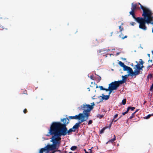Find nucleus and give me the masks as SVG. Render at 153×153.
Instances as JSON below:
<instances>
[{"label":"nucleus","mask_w":153,"mask_h":153,"mask_svg":"<svg viewBox=\"0 0 153 153\" xmlns=\"http://www.w3.org/2000/svg\"><path fill=\"white\" fill-rule=\"evenodd\" d=\"M91 105L88 104L81 105L80 109L83 110V113H79L78 115L75 116H69L68 118L70 119H78L80 120L82 119L86 120H87L90 115V112L93 109V106L95 105L94 102L91 103Z\"/></svg>","instance_id":"1"},{"label":"nucleus","mask_w":153,"mask_h":153,"mask_svg":"<svg viewBox=\"0 0 153 153\" xmlns=\"http://www.w3.org/2000/svg\"><path fill=\"white\" fill-rule=\"evenodd\" d=\"M48 134L52 135V137L51 141L52 142L53 144L47 145V150L54 151L53 150L58 149L61 143V138H60L55 133L49 130Z\"/></svg>","instance_id":"2"},{"label":"nucleus","mask_w":153,"mask_h":153,"mask_svg":"<svg viewBox=\"0 0 153 153\" xmlns=\"http://www.w3.org/2000/svg\"><path fill=\"white\" fill-rule=\"evenodd\" d=\"M61 121L63 122V123L59 122H53L49 130L56 133L58 131L63 129L65 127H66V126L69 123L68 118L67 117L62 119Z\"/></svg>","instance_id":"3"},{"label":"nucleus","mask_w":153,"mask_h":153,"mask_svg":"<svg viewBox=\"0 0 153 153\" xmlns=\"http://www.w3.org/2000/svg\"><path fill=\"white\" fill-rule=\"evenodd\" d=\"M153 13L149 9H147L146 11L143 12L142 14V16H144L145 21L147 24L151 23L152 21L153 16H152Z\"/></svg>","instance_id":"4"},{"label":"nucleus","mask_w":153,"mask_h":153,"mask_svg":"<svg viewBox=\"0 0 153 153\" xmlns=\"http://www.w3.org/2000/svg\"><path fill=\"white\" fill-rule=\"evenodd\" d=\"M137 64L135 65V67L133 68L134 69V71H133L132 69L131 68L130 75L132 77L134 76V78L136 77V76L140 74H142V72H140V71L143 70V68L140 67V64L138 63L137 61L136 62Z\"/></svg>","instance_id":"5"},{"label":"nucleus","mask_w":153,"mask_h":153,"mask_svg":"<svg viewBox=\"0 0 153 153\" xmlns=\"http://www.w3.org/2000/svg\"><path fill=\"white\" fill-rule=\"evenodd\" d=\"M63 128V129L58 131L55 133L60 138H61V137L62 136H65L67 134L69 135L71 132H75V130H73L72 128H70L68 130L67 128L66 127H65Z\"/></svg>","instance_id":"6"},{"label":"nucleus","mask_w":153,"mask_h":153,"mask_svg":"<svg viewBox=\"0 0 153 153\" xmlns=\"http://www.w3.org/2000/svg\"><path fill=\"white\" fill-rule=\"evenodd\" d=\"M144 19L143 18L139 20L137 19V22L139 24V28L144 30H146L147 29V27L145 25V24L146 23L144 21Z\"/></svg>","instance_id":"7"},{"label":"nucleus","mask_w":153,"mask_h":153,"mask_svg":"<svg viewBox=\"0 0 153 153\" xmlns=\"http://www.w3.org/2000/svg\"><path fill=\"white\" fill-rule=\"evenodd\" d=\"M120 85L118 81H114V82L111 83L109 85V86L110 89V91L112 92L114 90H117Z\"/></svg>","instance_id":"8"},{"label":"nucleus","mask_w":153,"mask_h":153,"mask_svg":"<svg viewBox=\"0 0 153 153\" xmlns=\"http://www.w3.org/2000/svg\"><path fill=\"white\" fill-rule=\"evenodd\" d=\"M119 64L121 67H123L124 71H127L130 75L131 69V68L126 65L121 61L119 62Z\"/></svg>","instance_id":"9"},{"label":"nucleus","mask_w":153,"mask_h":153,"mask_svg":"<svg viewBox=\"0 0 153 153\" xmlns=\"http://www.w3.org/2000/svg\"><path fill=\"white\" fill-rule=\"evenodd\" d=\"M85 121H86V120H84V119H81L80 121L75 124V125H74L72 128L73 130H75V132L76 131V130L78 129L79 128L80 126V124L81 123L84 122Z\"/></svg>","instance_id":"10"},{"label":"nucleus","mask_w":153,"mask_h":153,"mask_svg":"<svg viewBox=\"0 0 153 153\" xmlns=\"http://www.w3.org/2000/svg\"><path fill=\"white\" fill-rule=\"evenodd\" d=\"M131 11L129 12H131L132 13H134L136 10L139 9V7H137V3L134 4L133 3L131 4Z\"/></svg>","instance_id":"11"},{"label":"nucleus","mask_w":153,"mask_h":153,"mask_svg":"<svg viewBox=\"0 0 153 153\" xmlns=\"http://www.w3.org/2000/svg\"><path fill=\"white\" fill-rule=\"evenodd\" d=\"M122 80H118V81L119 82V83L120 85H122L123 83H125L127 80V77L123 76H122Z\"/></svg>","instance_id":"12"},{"label":"nucleus","mask_w":153,"mask_h":153,"mask_svg":"<svg viewBox=\"0 0 153 153\" xmlns=\"http://www.w3.org/2000/svg\"><path fill=\"white\" fill-rule=\"evenodd\" d=\"M102 96H100V97H102V99L105 100H108L109 98L110 97V95L109 94L107 95H105L103 94H102Z\"/></svg>","instance_id":"13"},{"label":"nucleus","mask_w":153,"mask_h":153,"mask_svg":"<svg viewBox=\"0 0 153 153\" xmlns=\"http://www.w3.org/2000/svg\"><path fill=\"white\" fill-rule=\"evenodd\" d=\"M138 4L140 5V8L141 9L143 10V12H145L146 11V10H147V9H149V8H148L146 7H143L140 3L139 2L138 3Z\"/></svg>","instance_id":"14"},{"label":"nucleus","mask_w":153,"mask_h":153,"mask_svg":"<svg viewBox=\"0 0 153 153\" xmlns=\"http://www.w3.org/2000/svg\"><path fill=\"white\" fill-rule=\"evenodd\" d=\"M129 13L130 15H131L133 18L137 22V19H140L141 17H137L136 18L135 16V13H131V12H129Z\"/></svg>","instance_id":"15"},{"label":"nucleus","mask_w":153,"mask_h":153,"mask_svg":"<svg viewBox=\"0 0 153 153\" xmlns=\"http://www.w3.org/2000/svg\"><path fill=\"white\" fill-rule=\"evenodd\" d=\"M116 140V137L115 135H114V137L112 139L109 140L108 142L106 143L107 144L108 143H112L113 142V141Z\"/></svg>","instance_id":"16"},{"label":"nucleus","mask_w":153,"mask_h":153,"mask_svg":"<svg viewBox=\"0 0 153 153\" xmlns=\"http://www.w3.org/2000/svg\"><path fill=\"white\" fill-rule=\"evenodd\" d=\"M46 149H45L42 148L41 149L39 152V153H46Z\"/></svg>","instance_id":"17"},{"label":"nucleus","mask_w":153,"mask_h":153,"mask_svg":"<svg viewBox=\"0 0 153 153\" xmlns=\"http://www.w3.org/2000/svg\"><path fill=\"white\" fill-rule=\"evenodd\" d=\"M135 109V108L134 107L129 106L127 108V110L128 111L130 109H131V111H133Z\"/></svg>","instance_id":"18"},{"label":"nucleus","mask_w":153,"mask_h":153,"mask_svg":"<svg viewBox=\"0 0 153 153\" xmlns=\"http://www.w3.org/2000/svg\"><path fill=\"white\" fill-rule=\"evenodd\" d=\"M107 128V127H105L103 128L100 131V134H102L104 132L105 130Z\"/></svg>","instance_id":"19"},{"label":"nucleus","mask_w":153,"mask_h":153,"mask_svg":"<svg viewBox=\"0 0 153 153\" xmlns=\"http://www.w3.org/2000/svg\"><path fill=\"white\" fill-rule=\"evenodd\" d=\"M77 148V146H72L71 147L70 149H71V150L72 151H74Z\"/></svg>","instance_id":"20"},{"label":"nucleus","mask_w":153,"mask_h":153,"mask_svg":"<svg viewBox=\"0 0 153 153\" xmlns=\"http://www.w3.org/2000/svg\"><path fill=\"white\" fill-rule=\"evenodd\" d=\"M123 35L121 33L119 36V37H120V38H121L122 39H124L125 38H126L127 37V36H125L124 37H123Z\"/></svg>","instance_id":"21"},{"label":"nucleus","mask_w":153,"mask_h":153,"mask_svg":"<svg viewBox=\"0 0 153 153\" xmlns=\"http://www.w3.org/2000/svg\"><path fill=\"white\" fill-rule=\"evenodd\" d=\"M104 90L105 91H109V95H110L111 94V93L112 92V91H110V88L109 86H108V89L104 88Z\"/></svg>","instance_id":"22"},{"label":"nucleus","mask_w":153,"mask_h":153,"mask_svg":"<svg viewBox=\"0 0 153 153\" xmlns=\"http://www.w3.org/2000/svg\"><path fill=\"white\" fill-rule=\"evenodd\" d=\"M104 116V115H100V114H98L97 115V118H99L100 119H101Z\"/></svg>","instance_id":"23"},{"label":"nucleus","mask_w":153,"mask_h":153,"mask_svg":"<svg viewBox=\"0 0 153 153\" xmlns=\"http://www.w3.org/2000/svg\"><path fill=\"white\" fill-rule=\"evenodd\" d=\"M126 99H124L122 101V104L123 105H125L126 104Z\"/></svg>","instance_id":"24"},{"label":"nucleus","mask_w":153,"mask_h":153,"mask_svg":"<svg viewBox=\"0 0 153 153\" xmlns=\"http://www.w3.org/2000/svg\"><path fill=\"white\" fill-rule=\"evenodd\" d=\"M152 77V74H149L147 76V79H151Z\"/></svg>","instance_id":"25"},{"label":"nucleus","mask_w":153,"mask_h":153,"mask_svg":"<svg viewBox=\"0 0 153 153\" xmlns=\"http://www.w3.org/2000/svg\"><path fill=\"white\" fill-rule=\"evenodd\" d=\"M151 117V114L148 115L144 117V119H148Z\"/></svg>","instance_id":"26"},{"label":"nucleus","mask_w":153,"mask_h":153,"mask_svg":"<svg viewBox=\"0 0 153 153\" xmlns=\"http://www.w3.org/2000/svg\"><path fill=\"white\" fill-rule=\"evenodd\" d=\"M135 114V113H133L131 114V115L129 118V119H131L133 118Z\"/></svg>","instance_id":"27"},{"label":"nucleus","mask_w":153,"mask_h":153,"mask_svg":"<svg viewBox=\"0 0 153 153\" xmlns=\"http://www.w3.org/2000/svg\"><path fill=\"white\" fill-rule=\"evenodd\" d=\"M119 29H120V32H121V31L123 30V27H122L121 26H119Z\"/></svg>","instance_id":"28"},{"label":"nucleus","mask_w":153,"mask_h":153,"mask_svg":"<svg viewBox=\"0 0 153 153\" xmlns=\"http://www.w3.org/2000/svg\"><path fill=\"white\" fill-rule=\"evenodd\" d=\"M135 24H136V23L135 22H130V25H131L134 26Z\"/></svg>","instance_id":"29"},{"label":"nucleus","mask_w":153,"mask_h":153,"mask_svg":"<svg viewBox=\"0 0 153 153\" xmlns=\"http://www.w3.org/2000/svg\"><path fill=\"white\" fill-rule=\"evenodd\" d=\"M140 63L141 64V65H142L144 63V62H143L142 59H140Z\"/></svg>","instance_id":"30"},{"label":"nucleus","mask_w":153,"mask_h":153,"mask_svg":"<svg viewBox=\"0 0 153 153\" xmlns=\"http://www.w3.org/2000/svg\"><path fill=\"white\" fill-rule=\"evenodd\" d=\"M106 50H105L104 49H102L101 50H99V53H100L102 52H104V51H106Z\"/></svg>","instance_id":"31"},{"label":"nucleus","mask_w":153,"mask_h":153,"mask_svg":"<svg viewBox=\"0 0 153 153\" xmlns=\"http://www.w3.org/2000/svg\"><path fill=\"white\" fill-rule=\"evenodd\" d=\"M128 111L127 110L126 111L124 112H123L122 113V115H125L126 114H127L128 112Z\"/></svg>","instance_id":"32"},{"label":"nucleus","mask_w":153,"mask_h":153,"mask_svg":"<svg viewBox=\"0 0 153 153\" xmlns=\"http://www.w3.org/2000/svg\"><path fill=\"white\" fill-rule=\"evenodd\" d=\"M93 122V121L92 120H90L88 123V125H89L91 124Z\"/></svg>","instance_id":"33"},{"label":"nucleus","mask_w":153,"mask_h":153,"mask_svg":"<svg viewBox=\"0 0 153 153\" xmlns=\"http://www.w3.org/2000/svg\"><path fill=\"white\" fill-rule=\"evenodd\" d=\"M100 89L102 90H104V89L105 88H104L103 86H100Z\"/></svg>","instance_id":"34"},{"label":"nucleus","mask_w":153,"mask_h":153,"mask_svg":"<svg viewBox=\"0 0 153 153\" xmlns=\"http://www.w3.org/2000/svg\"><path fill=\"white\" fill-rule=\"evenodd\" d=\"M27 110L26 109H25L24 110H23V112L25 113V114H26V113H27Z\"/></svg>","instance_id":"35"},{"label":"nucleus","mask_w":153,"mask_h":153,"mask_svg":"<svg viewBox=\"0 0 153 153\" xmlns=\"http://www.w3.org/2000/svg\"><path fill=\"white\" fill-rule=\"evenodd\" d=\"M118 116V114H115L114 116V119H115L116 118H117V116Z\"/></svg>","instance_id":"36"},{"label":"nucleus","mask_w":153,"mask_h":153,"mask_svg":"<svg viewBox=\"0 0 153 153\" xmlns=\"http://www.w3.org/2000/svg\"><path fill=\"white\" fill-rule=\"evenodd\" d=\"M152 67V65H149V66L147 67V69H149L151 67Z\"/></svg>","instance_id":"37"},{"label":"nucleus","mask_w":153,"mask_h":153,"mask_svg":"<svg viewBox=\"0 0 153 153\" xmlns=\"http://www.w3.org/2000/svg\"><path fill=\"white\" fill-rule=\"evenodd\" d=\"M90 78L92 80H94L93 76L92 75L90 76Z\"/></svg>","instance_id":"38"},{"label":"nucleus","mask_w":153,"mask_h":153,"mask_svg":"<svg viewBox=\"0 0 153 153\" xmlns=\"http://www.w3.org/2000/svg\"><path fill=\"white\" fill-rule=\"evenodd\" d=\"M112 123H110L109 124V128H110L111 126V125H112Z\"/></svg>","instance_id":"39"},{"label":"nucleus","mask_w":153,"mask_h":153,"mask_svg":"<svg viewBox=\"0 0 153 153\" xmlns=\"http://www.w3.org/2000/svg\"><path fill=\"white\" fill-rule=\"evenodd\" d=\"M84 152H85V153H89V152H87V151H86V149H84Z\"/></svg>","instance_id":"40"},{"label":"nucleus","mask_w":153,"mask_h":153,"mask_svg":"<svg viewBox=\"0 0 153 153\" xmlns=\"http://www.w3.org/2000/svg\"><path fill=\"white\" fill-rule=\"evenodd\" d=\"M130 76L129 74V73H128V75H125L124 76H125L126 77H127H127H128V76Z\"/></svg>","instance_id":"41"},{"label":"nucleus","mask_w":153,"mask_h":153,"mask_svg":"<svg viewBox=\"0 0 153 153\" xmlns=\"http://www.w3.org/2000/svg\"><path fill=\"white\" fill-rule=\"evenodd\" d=\"M56 151L55 150L51 152H50V153H54Z\"/></svg>","instance_id":"42"},{"label":"nucleus","mask_w":153,"mask_h":153,"mask_svg":"<svg viewBox=\"0 0 153 153\" xmlns=\"http://www.w3.org/2000/svg\"><path fill=\"white\" fill-rule=\"evenodd\" d=\"M152 62V60H148V62Z\"/></svg>","instance_id":"43"},{"label":"nucleus","mask_w":153,"mask_h":153,"mask_svg":"<svg viewBox=\"0 0 153 153\" xmlns=\"http://www.w3.org/2000/svg\"><path fill=\"white\" fill-rule=\"evenodd\" d=\"M140 67L141 68H143L144 67V66H143V65H142V66H140Z\"/></svg>","instance_id":"44"},{"label":"nucleus","mask_w":153,"mask_h":153,"mask_svg":"<svg viewBox=\"0 0 153 153\" xmlns=\"http://www.w3.org/2000/svg\"><path fill=\"white\" fill-rule=\"evenodd\" d=\"M101 77L100 76V77L99 78V81H100L101 80Z\"/></svg>","instance_id":"45"},{"label":"nucleus","mask_w":153,"mask_h":153,"mask_svg":"<svg viewBox=\"0 0 153 153\" xmlns=\"http://www.w3.org/2000/svg\"><path fill=\"white\" fill-rule=\"evenodd\" d=\"M139 110V109H137L135 111L134 113H135V114Z\"/></svg>","instance_id":"46"},{"label":"nucleus","mask_w":153,"mask_h":153,"mask_svg":"<svg viewBox=\"0 0 153 153\" xmlns=\"http://www.w3.org/2000/svg\"><path fill=\"white\" fill-rule=\"evenodd\" d=\"M119 53H119V52L117 53H116V55L117 56L118 55H119Z\"/></svg>","instance_id":"47"},{"label":"nucleus","mask_w":153,"mask_h":153,"mask_svg":"<svg viewBox=\"0 0 153 153\" xmlns=\"http://www.w3.org/2000/svg\"><path fill=\"white\" fill-rule=\"evenodd\" d=\"M55 151H56V152H60V150H57Z\"/></svg>","instance_id":"48"},{"label":"nucleus","mask_w":153,"mask_h":153,"mask_svg":"<svg viewBox=\"0 0 153 153\" xmlns=\"http://www.w3.org/2000/svg\"><path fill=\"white\" fill-rule=\"evenodd\" d=\"M114 121V119H113L112 121H111V123H112Z\"/></svg>","instance_id":"49"},{"label":"nucleus","mask_w":153,"mask_h":153,"mask_svg":"<svg viewBox=\"0 0 153 153\" xmlns=\"http://www.w3.org/2000/svg\"><path fill=\"white\" fill-rule=\"evenodd\" d=\"M113 32H112L111 33V36H112V35L113 34Z\"/></svg>","instance_id":"50"},{"label":"nucleus","mask_w":153,"mask_h":153,"mask_svg":"<svg viewBox=\"0 0 153 153\" xmlns=\"http://www.w3.org/2000/svg\"><path fill=\"white\" fill-rule=\"evenodd\" d=\"M147 55L148 56H149V57H150V54H147Z\"/></svg>","instance_id":"51"},{"label":"nucleus","mask_w":153,"mask_h":153,"mask_svg":"<svg viewBox=\"0 0 153 153\" xmlns=\"http://www.w3.org/2000/svg\"><path fill=\"white\" fill-rule=\"evenodd\" d=\"M118 119H117V120H114V122H116L117 120H118Z\"/></svg>","instance_id":"52"},{"label":"nucleus","mask_w":153,"mask_h":153,"mask_svg":"<svg viewBox=\"0 0 153 153\" xmlns=\"http://www.w3.org/2000/svg\"><path fill=\"white\" fill-rule=\"evenodd\" d=\"M151 116H153V113L152 114H151Z\"/></svg>","instance_id":"53"},{"label":"nucleus","mask_w":153,"mask_h":153,"mask_svg":"<svg viewBox=\"0 0 153 153\" xmlns=\"http://www.w3.org/2000/svg\"><path fill=\"white\" fill-rule=\"evenodd\" d=\"M152 33H153V28H152Z\"/></svg>","instance_id":"54"},{"label":"nucleus","mask_w":153,"mask_h":153,"mask_svg":"<svg viewBox=\"0 0 153 153\" xmlns=\"http://www.w3.org/2000/svg\"><path fill=\"white\" fill-rule=\"evenodd\" d=\"M69 153H72V152H70Z\"/></svg>","instance_id":"55"},{"label":"nucleus","mask_w":153,"mask_h":153,"mask_svg":"<svg viewBox=\"0 0 153 153\" xmlns=\"http://www.w3.org/2000/svg\"><path fill=\"white\" fill-rule=\"evenodd\" d=\"M152 54H153V51H152Z\"/></svg>","instance_id":"56"},{"label":"nucleus","mask_w":153,"mask_h":153,"mask_svg":"<svg viewBox=\"0 0 153 153\" xmlns=\"http://www.w3.org/2000/svg\"><path fill=\"white\" fill-rule=\"evenodd\" d=\"M121 117V116H120V117L119 118H120Z\"/></svg>","instance_id":"57"},{"label":"nucleus","mask_w":153,"mask_h":153,"mask_svg":"<svg viewBox=\"0 0 153 153\" xmlns=\"http://www.w3.org/2000/svg\"><path fill=\"white\" fill-rule=\"evenodd\" d=\"M108 51H110V50H108Z\"/></svg>","instance_id":"58"},{"label":"nucleus","mask_w":153,"mask_h":153,"mask_svg":"<svg viewBox=\"0 0 153 153\" xmlns=\"http://www.w3.org/2000/svg\"><path fill=\"white\" fill-rule=\"evenodd\" d=\"M152 66L153 65V64L151 65Z\"/></svg>","instance_id":"59"},{"label":"nucleus","mask_w":153,"mask_h":153,"mask_svg":"<svg viewBox=\"0 0 153 153\" xmlns=\"http://www.w3.org/2000/svg\"><path fill=\"white\" fill-rule=\"evenodd\" d=\"M133 64H132V65H131V66H133Z\"/></svg>","instance_id":"60"},{"label":"nucleus","mask_w":153,"mask_h":153,"mask_svg":"<svg viewBox=\"0 0 153 153\" xmlns=\"http://www.w3.org/2000/svg\"><path fill=\"white\" fill-rule=\"evenodd\" d=\"M133 64H132V65H131V66H133Z\"/></svg>","instance_id":"61"},{"label":"nucleus","mask_w":153,"mask_h":153,"mask_svg":"<svg viewBox=\"0 0 153 153\" xmlns=\"http://www.w3.org/2000/svg\"><path fill=\"white\" fill-rule=\"evenodd\" d=\"M133 64H132V65H131V66H133Z\"/></svg>","instance_id":"62"},{"label":"nucleus","mask_w":153,"mask_h":153,"mask_svg":"<svg viewBox=\"0 0 153 153\" xmlns=\"http://www.w3.org/2000/svg\"><path fill=\"white\" fill-rule=\"evenodd\" d=\"M72 153H73L72 152ZM74 153H77V152H74Z\"/></svg>","instance_id":"63"}]
</instances>
